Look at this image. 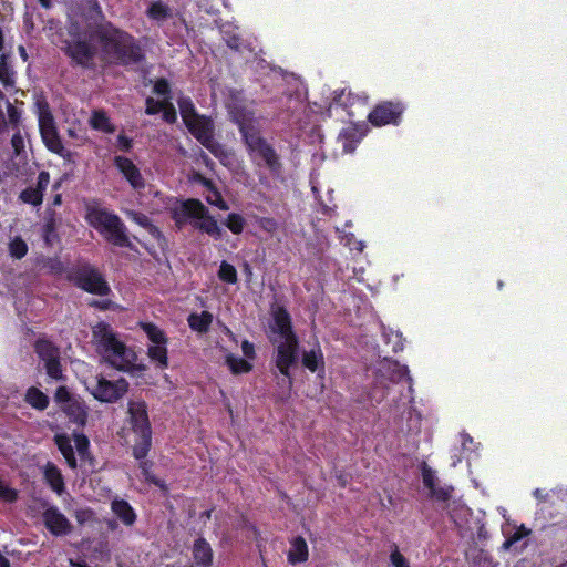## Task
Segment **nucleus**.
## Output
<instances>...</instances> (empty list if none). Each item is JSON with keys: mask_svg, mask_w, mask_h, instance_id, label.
<instances>
[{"mask_svg": "<svg viewBox=\"0 0 567 567\" xmlns=\"http://www.w3.org/2000/svg\"><path fill=\"white\" fill-rule=\"evenodd\" d=\"M9 254L12 258L22 259L28 254L27 243L20 236L14 237L9 243Z\"/></svg>", "mask_w": 567, "mask_h": 567, "instance_id": "a19ab883", "label": "nucleus"}, {"mask_svg": "<svg viewBox=\"0 0 567 567\" xmlns=\"http://www.w3.org/2000/svg\"><path fill=\"white\" fill-rule=\"evenodd\" d=\"M169 215L179 230L189 221L193 228L207 234L213 239L220 240L223 238V228L199 199L178 200L175 206L169 208Z\"/></svg>", "mask_w": 567, "mask_h": 567, "instance_id": "20e7f679", "label": "nucleus"}, {"mask_svg": "<svg viewBox=\"0 0 567 567\" xmlns=\"http://www.w3.org/2000/svg\"><path fill=\"white\" fill-rule=\"evenodd\" d=\"M66 280L76 288L96 296H107L111 288L100 270L87 261L79 260L66 271Z\"/></svg>", "mask_w": 567, "mask_h": 567, "instance_id": "6e6552de", "label": "nucleus"}, {"mask_svg": "<svg viewBox=\"0 0 567 567\" xmlns=\"http://www.w3.org/2000/svg\"><path fill=\"white\" fill-rule=\"evenodd\" d=\"M128 382L124 378L110 381L104 377L96 379L94 388L91 390L92 395L103 403H115L122 399L128 391Z\"/></svg>", "mask_w": 567, "mask_h": 567, "instance_id": "f8f14e48", "label": "nucleus"}, {"mask_svg": "<svg viewBox=\"0 0 567 567\" xmlns=\"http://www.w3.org/2000/svg\"><path fill=\"white\" fill-rule=\"evenodd\" d=\"M0 82L4 87L13 86L14 72L7 62L6 54L0 55Z\"/></svg>", "mask_w": 567, "mask_h": 567, "instance_id": "c9c22d12", "label": "nucleus"}, {"mask_svg": "<svg viewBox=\"0 0 567 567\" xmlns=\"http://www.w3.org/2000/svg\"><path fill=\"white\" fill-rule=\"evenodd\" d=\"M390 561L394 567H410L408 559L400 553L396 544H393Z\"/></svg>", "mask_w": 567, "mask_h": 567, "instance_id": "864d4df0", "label": "nucleus"}, {"mask_svg": "<svg viewBox=\"0 0 567 567\" xmlns=\"http://www.w3.org/2000/svg\"><path fill=\"white\" fill-rule=\"evenodd\" d=\"M54 443L58 450L61 452L63 457L65 458L66 464L70 468L75 470L78 467V462L74 455V450L71 444V440L68 434H55Z\"/></svg>", "mask_w": 567, "mask_h": 567, "instance_id": "393cba45", "label": "nucleus"}, {"mask_svg": "<svg viewBox=\"0 0 567 567\" xmlns=\"http://www.w3.org/2000/svg\"><path fill=\"white\" fill-rule=\"evenodd\" d=\"M92 334L97 351L111 365L120 371H128L132 368L136 355L118 339L111 324L104 321L96 323L92 329Z\"/></svg>", "mask_w": 567, "mask_h": 567, "instance_id": "39448f33", "label": "nucleus"}, {"mask_svg": "<svg viewBox=\"0 0 567 567\" xmlns=\"http://www.w3.org/2000/svg\"><path fill=\"white\" fill-rule=\"evenodd\" d=\"M19 497L18 491L4 485L0 481V499L7 502V503H14Z\"/></svg>", "mask_w": 567, "mask_h": 567, "instance_id": "603ef678", "label": "nucleus"}, {"mask_svg": "<svg viewBox=\"0 0 567 567\" xmlns=\"http://www.w3.org/2000/svg\"><path fill=\"white\" fill-rule=\"evenodd\" d=\"M34 351L42 362L60 357L59 348L47 339H38L34 343Z\"/></svg>", "mask_w": 567, "mask_h": 567, "instance_id": "cd10ccee", "label": "nucleus"}, {"mask_svg": "<svg viewBox=\"0 0 567 567\" xmlns=\"http://www.w3.org/2000/svg\"><path fill=\"white\" fill-rule=\"evenodd\" d=\"M43 364L49 378L55 381L64 380L60 357L43 362Z\"/></svg>", "mask_w": 567, "mask_h": 567, "instance_id": "ea45409f", "label": "nucleus"}, {"mask_svg": "<svg viewBox=\"0 0 567 567\" xmlns=\"http://www.w3.org/2000/svg\"><path fill=\"white\" fill-rule=\"evenodd\" d=\"M91 307H94L100 310H109L111 308V300H93L89 303Z\"/></svg>", "mask_w": 567, "mask_h": 567, "instance_id": "0e129e2a", "label": "nucleus"}, {"mask_svg": "<svg viewBox=\"0 0 567 567\" xmlns=\"http://www.w3.org/2000/svg\"><path fill=\"white\" fill-rule=\"evenodd\" d=\"M39 130L47 148L54 154L64 156L65 148L58 133L54 117L47 104L39 113Z\"/></svg>", "mask_w": 567, "mask_h": 567, "instance_id": "9b49d317", "label": "nucleus"}, {"mask_svg": "<svg viewBox=\"0 0 567 567\" xmlns=\"http://www.w3.org/2000/svg\"><path fill=\"white\" fill-rule=\"evenodd\" d=\"M233 121L238 127L248 154L254 159L260 158L271 173H280L282 168L280 157L274 146L261 136L252 112L238 109L233 113Z\"/></svg>", "mask_w": 567, "mask_h": 567, "instance_id": "7ed1b4c3", "label": "nucleus"}, {"mask_svg": "<svg viewBox=\"0 0 567 567\" xmlns=\"http://www.w3.org/2000/svg\"><path fill=\"white\" fill-rule=\"evenodd\" d=\"M91 126L105 133H114L115 126L103 111H94L90 120Z\"/></svg>", "mask_w": 567, "mask_h": 567, "instance_id": "72a5a7b5", "label": "nucleus"}, {"mask_svg": "<svg viewBox=\"0 0 567 567\" xmlns=\"http://www.w3.org/2000/svg\"><path fill=\"white\" fill-rule=\"evenodd\" d=\"M362 137L363 133L357 125L344 127L339 134V140L342 142L343 152H354Z\"/></svg>", "mask_w": 567, "mask_h": 567, "instance_id": "5701e85b", "label": "nucleus"}, {"mask_svg": "<svg viewBox=\"0 0 567 567\" xmlns=\"http://www.w3.org/2000/svg\"><path fill=\"white\" fill-rule=\"evenodd\" d=\"M225 361L233 374L248 373L252 370L251 363L231 353L226 355Z\"/></svg>", "mask_w": 567, "mask_h": 567, "instance_id": "473e14b6", "label": "nucleus"}, {"mask_svg": "<svg viewBox=\"0 0 567 567\" xmlns=\"http://www.w3.org/2000/svg\"><path fill=\"white\" fill-rule=\"evenodd\" d=\"M114 165L123 174V176L134 189L144 188V178L132 159L125 156H115Z\"/></svg>", "mask_w": 567, "mask_h": 567, "instance_id": "dca6fc26", "label": "nucleus"}, {"mask_svg": "<svg viewBox=\"0 0 567 567\" xmlns=\"http://www.w3.org/2000/svg\"><path fill=\"white\" fill-rule=\"evenodd\" d=\"M138 461H140L138 467L141 470L142 475L144 476L145 481L148 482L150 484H153V485L159 487V488H165L166 487L165 482L161 478H157L151 471L153 463L151 461H147L146 457L141 458Z\"/></svg>", "mask_w": 567, "mask_h": 567, "instance_id": "f704fd0d", "label": "nucleus"}, {"mask_svg": "<svg viewBox=\"0 0 567 567\" xmlns=\"http://www.w3.org/2000/svg\"><path fill=\"white\" fill-rule=\"evenodd\" d=\"M132 219L143 227L153 238L157 239L158 241L162 239H165L162 230L153 224L152 219L143 214V213H133Z\"/></svg>", "mask_w": 567, "mask_h": 567, "instance_id": "c756f323", "label": "nucleus"}, {"mask_svg": "<svg viewBox=\"0 0 567 567\" xmlns=\"http://www.w3.org/2000/svg\"><path fill=\"white\" fill-rule=\"evenodd\" d=\"M153 92L157 95L164 96V99L171 100V85L169 82L161 78L155 81L153 86Z\"/></svg>", "mask_w": 567, "mask_h": 567, "instance_id": "8fccbe9b", "label": "nucleus"}, {"mask_svg": "<svg viewBox=\"0 0 567 567\" xmlns=\"http://www.w3.org/2000/svg\"><path fill=\"white\" fill-rule=\"evenodd\" d=\"M113 514L125 525L133 526L136 522V513L131 504L125 499H113L111 502Z\"/></svg>", "mask_w": 567, "mask_h": 567, "instance_id": "412c9836", "label": "nucleus"}, {"mask_svg": "<svg viewBox=\"0 0 567 567\" xmlns=\"http://www.w3.org/2000/svg\"><path fill=\"white\" fill-rule=\"evenodd\" d=\"M8 122L14 128H18L21 121V112L10 102L7 103Z\"/></svg>", "mask_w": 567, "mask_h": 567, "instance_id": "6e6d98bb", "label": "nucleus"}, {"mask_svg": "<svg viewBox=\"0 0 567 567\" xmlns=\"http://www.w3.org/2000/svg\"><path fill=\"white\" fill-rule=\"evenodd\" d=\"M260 226L264 230L272 233L277 229L278 223L274 218L265 217L261 219Z\"/></svg>", "mask_w": 567, "mask_h": 567, "instance_id": "e2e57ef3", "label": "nucleus"}, {"mask_svg": "<svg viewBox=\"0 0 567 567\" xmlns=\"http://www.w3.org/2000/svg\"><path fill=\"white\" fill-rule=\"evenodd\" d=\"M185 126L215 157L221 158L226 154L224 146L214 138L215 127L210 117L200 115Z\"/></svg>", "mask_w": 567, "mask_h": 567, "instance_id": "1a4fd4ad", "label": "nucleus"}, {"mask_svg": "<svg viewBox=\"0 0 567 567\" xmlns=\"http://www.w3.org/2000/svg\"><path fill=\"white\" fill-rule=\"evenodd\" d=\"M163 113V120L168 124H174L177 120L176 110L171 101L164 99V109L161 111Z\"/></svg>", "mask_w": 567, "mask_h": 567, "instance_id": "3c124183", "label": "nucleus"}, {"mask_svg": "<svg viewBox=\"0 0 567 567\" xmlns=\"http://www.w3.org/2000/svg\"><path fill=\"white\" fill-rule=\"evenodd\" d=\"M65 55H68L74 65L81 66L82 69H91L93 66V60L95 58V48L86 40L72 39L65 42L63 49Z\"/></svg>", "mask_w": 567, "mask_h": 567, "instance_id": "ddd939ff", "label": "nucleus"}, {"mask_svg": "<svg viewBox=\"0 0 567 567\" xmlns=\"http://www.w3.org/2000/svg\"><path fill=\"white\" fill-rule=\"evenodd\" d=\"M117 147L123 152H130L133 147V140L124 134H118L116 138Z\"/></svg>", "mask_w": 567, "mask_h": 567, "instance_id": "052dcab7", "label": "nucleus"}, {"mask_svg": "<svg viewBox=\"0 0 567 567\" xmlns=\"http://www.w3.org/2000/svg\"><path fill=\"white\" fill-rule=\"evenodd\" d=\"M399 378H406L409 381H411V377L409 375V369L406 365L399 367Z\"/></svg>", "mask_w": 567, "mask_h": 567, "instance_id": "338daca9", "label": "nucleus"}, {"mask_svg": "<svg viewBox=\"0 0 567 567\" xmlns=\"http://www.w3.org/2000/svg\"><path fill=\"white\" fill-rule=\"evenodd\" d=\"M127 408L128 423L135 434L132 454L136 460L147 457L152 447V426L148 408L144 400H130Z\"/></svg>", "mask_w": 567, "mask_h": 567, "instance_id": "0eeeda50", "label": "nucleus"}, {"mask_svg": "<svg viewBox=\"0 0 567 567\" xmlns=\"http://www.w3.org/2000/svg\"><path fill=\"white\" fill-rule=\"evenodd\" d=\"M90 37L99 42L102 53L112 64L130 66L145 60L140 41L109 21L97 24Z\"/></svg>", "mask_w": 567, "mask_h": 567, "instance_id": "f257e3e1", "label": "nucleus"}, {"mask_svg": "<svg viewBox=\"0 0 567 567\" xmlns=\"http://www.w3.org/2000/svg\"><path fill=\"white\" fill-rule=\"evenodd\" d=\"M50 184V174L41 171L37 178L35 187L29 186L19 194V199L24 203L38 207L43 202V194Z\"/></svg>", "mask_w": 567, "mask_h": 567, "instance_id": "2eb2a0df", "label": "nucleus"}, {"mask_svg": "<svg viewBox=\"0 0 567 567\" xmlns=\"http://www.w3.org/2000/svg\"><path fill=\"white\" fill-rule=\"evenodd\" d=\"M301 363L310 372H318L319 375L324 374V357L320 346L303 351Z\"/></svg>", "mask_w": 567, "mask_h": 567, "instance_id": "aec40b11", "label": "nucleus"}, {"mask_svg": "<svg viewBox=\"0 0 567 567\" xmlns=\"http://www.w3.org/2000/svg\"><path fill=\"white\" fill-rule=\"evenodd\" d=\"M145 113L147 115H156L162 111V109H164V100L157 101L153 97H147L145 100Z\"/></svg>", "mask_w": 567, "mask_h": 567, "instance_id": "5fc2aeb1", "label": "nucleus"}, {"mask_svg": "<svg viewBox=\"0 0 567 567\" xmlns=\"http://www.w3.org/2000/svg\"><path fill=\"white\" fill-rule=\"evenodd\" d=\"M42 523L54 537L68 536L73 530L72 523L55 505H50L43 511Z\"/></svg>", "mask_w": 567, "mask_h": 567, "instance_id": "4468645a", "label": "nucleus"}, {"mask_svg": "<svg viewBox=\"0 0 567 567\" xmlns=\"http://www.w3.org/2000/svg\"><path fill=\"white\" fill-rule=\"evenodd\" d=\"M54 400L58 403H69L71 402V394L66 386L61 385L55 390Z\"/></svg>", "mask_w": 567, "mask_h": 567, "instance_id": "bf43d9fd", "label": "nucleus"}, {"mask_svg": "<svg viewBox=\"0 0 567 567\" xmlns=\"http://www.w3.org/2000/svg\"><path fill=\"white\" fill-rule=\"evenodd\" d=\"M224 224L234 235H240L244 231L246 221L240 214L230 213Z\"/></svg>", "mask_w": 567, "mask_h": 567, "instance_id": "4c0bfd02", "label": "nucleus"}, {"mask_svg": "<svg viewBox=\"0 0 567 567\" xmlns=\"http://www.w3.org/2000/svg\"><path fill=\"white\" fill-rule=\"evenodd\" d=\"M187 322L193 331L206 333L210 329L213 315L207 310H204L200 313L193 312L188 316Z\"/></svg>", "mask_w": 567, "mask_h": 567, "instance_id": "bb28decb", "label": "nucleus"}, {"mask_svg": "<svg viewBox=\"0 0 567 567\" xmlns=\"http://www.w3.org/2000/svg\"><path fill=\"white\" fill-rule=\"evenodd\" d=\"M94 512L91 508H81L76 509L74 513V517L80 525H84L85 523L93 519Z\"/></svg>", "mask_w": 567, "mask_h": 567, "instance_id": "4d7b16f0", "label": "nucleus"}, {"mask_svg": "<svg viewBox=\"0 0 567 567\" xmlns=\"http://www.w3.org/2000/svg\"><path fill=\"white\" fill-rule=\"evenodd\" d=\"M61 204H62V195L55 194L52 198L51 205L55 207V206H60Z\"/></svg>", "mask_w": 567, "mask_h": 567, "instance_id": "774afa93", "label": "nucleus"}, {"mask_svg": "<svg viewBox=\"0 0 567 567\" xmlns=\"http://www.w3.org/2000/svg\"><path fill=\"white\" fill-rule=\"evenodd\" d=\"M421 472L423 484L430 491L436 485L435 472L426 463H423Z\"/></svg>", "mask_w": 567, "mask_h": 567, "instance_id": "09e8293b", "label": "nucleus"}, {"mask_svg": "<svg viewBox=\"0 0 567 567\" xmlns=\"http://www.w3.org/2000/svg\"><path fill=\"white\" fill-rule=\"evenodd\" d=\"M241 351H243V354L247 358V359H255L256 358V350H255V346L252 342H250L249 340H244L241 342Z\"/></svg>", "mask_w": 567, "mask_h": 567, "instance_id": "680f3d73", "label": "nucleus"}, {"mask_svg": "<svg viewBox=\"0 0 567 567\" xmlns=\"http://www.w3.org/2000/svg\"><path fill=\"white\" fill-rule=\"evenodd\" d=\"M34 265L39 269V271H43L47 275L51 276H62L66 275L69 268H66L63 261L59 257H49L44 255H40L34 259Z\"/></svg>", "mask_w": 567, "mask_h": 567, "instance_id": "a211bd4d", "label": "nucleus"}, {"mask_svg": "<svg viewBox=\"0 0 567 567\" xmlns=\"http://www.w3.org/2000/svg\"><path fill=\"white\" fill-rule=\"evenodd\" d=\"M224 40L226 42V45L236 51V52H240L241 51V47H243V39L240 38V35L238 33H235L233 31H225L224 32Z\"/></svg>", "mask_w": 567, "mask_h": 567, "instance_id": "a18cd8bd", "label": "nucleus"}, {"mask_svg": "<svg viewBox=\"0 0 567 567\" xmlns=\"http://www.w3.org/2000/svg\"><path fill=\"white\" fill-rule=\"evenodd\" d=\"M74 442L76 451L81 458H85L89 454L90 441L83 433L74 434Z\"/></svg>", "mask_w": 567, "mask_h": 567, "instance_id": "de8ad7c7", "label": "nucleus"}, {"mask_svg": "<svg viewBox=\"0 0 567 567\" xmlns=\"http://www.w3.org/2000/svg\"><path fill=\"white\" fill-rule=\"evenodd\" d=\"M530 533L532 532L529 528H527L525 525H520L511 536L506 538V540L503 543V548L509 549L516 543L527 537Z\"/></svg>", "mask_w": 567, "mask_h": 567, "instance_id": "37998d69", "label": "nucleus"}, {"mask_svg": "<svg viewBox=\"0 0 567 567\" xmlns=\"http://www.w3.org/2000/svg\"><path fill=\"white\" fill-rule=\"evenodd\" d=\"M274 323L270 329L278 334L280 342L276 346L274 363L277 371L287 379L289 389L292 385L290 369L296 365L299 355V338L293 330L291 316L285 307L272 312Z\"/></svg>", "mask_w": 567, "mask_h": 567, "instance_id": "f03ea898", "label": "nucleus"}, {"mask_svg": "<svg viewBox=\"0 0 567 567\" xmlns=\"http://www.w3.org/2000/svg\"><path fill=\"white\" fill-rule=\"evenodd\" d=\"M218 278L223 282L234 285L238 280L237 270L231 264L223 260L219 266Z\"/></svg>", "mask_w": 567, "mask_h": 567, "instance_id": "e433bc0d", "label": "nucleus"}, {"mask_svg": "<svg viewBox=\"0 0 567 567\" xmlns=\"http://www.w3.org/2000/svg\"><path fill=\"white\" fill-rule=\"evenodd\" d=\"M453 487L434 486L430 489V497L437 502H447L452 497Z\"/></svg>", "mask_w": 567, "mask_h": 567, "instance_id": "49530a36", "label": "nucleus"}, {"mask_svg": "<svg viewBox=\"0 0 567 567\" xmlns=\"http://www.w3.org/2000/svg\"><path fill=\"white\" fill-rule=\"evenodd\" d=\"M11 146L16 155H20L24 151V141L19 130L11 137Z\"/></svg>", "mask_w": 567, "mask_h": 567, "instance_id": "13d9d810", "label": "nucleus"}, {"mask_svg": "<svg viewBox=\"0 0 567 567\" xmlns=\"http://www.w3.org/2000/svg\"><path fill=\"white\" fill-rule=\"evenodd\" d=\"M405 110V104L400 100L381 101L371 110L368 115V121L374 127L385 125L396 126L402 122Z\"/></svg>", "mask_w": 567, "mask_h": 567, "instance_id": "9d476101", "label": "nucleus"}, {"mask_svg": "<svg viewBox=\"0 0 567 567\" xmlns=\"http://www.w3.org/2000/svg\"><path fill=\"white\" fill-rule=\"evenodd\" d=\"M147 14L154 20H165L171 16V10L168 6L162 1H156L150 6Z\"/></svg>", "mask_w": 567, "mask_h": 567, "instance_id": "79ce46f5", "label": "nucleus"}, {"mask_svg": "<svg viewBox=\"0 0 567 567\" xmlns=\"http://www.w3.org/2000/svg\"><path fill=\"white\" fill-rule=\"evenodd\" d=\"M287 558L291 565L301 564L308 560L309 549L307 542L302 536H297L290 542V549Z\"/></svg>", "mask_w": 567, "mask_h": 567, "instance_id": "4be33fe9", "label": "nucleus"}, {"mask_svg": "<svg viewBox=\"0 0 567 567\" xmlns=\"http://www.w3.org/2000/svg\"><path fill=\"white\" fill-rule=\"evenodd\" d=\"M43 477L50 488L58 495L65 492V482L60 468L52 462H48L43 467Z\"/></svg>", "mask_w": 567, "mask_h": 567, "instance_id": "6ab92c4d", "label": "nucleus"}, {"mask_svg": "<svg viewBox=\"0 0 567 567\" xmlns=\"http://www.w3.org/2000/svg\"><path fill=\"white\" fill-rule=\"evenodd\" d=\"M55 215L54 210L48 209L45 221L42 226V238L48 247H52L54 244L60 241V236L56 230L58 226Z\"/></svg>", "mask_w": 567, "mask_h": 567, "instance_id": "b1692460", "label": "nucleus"}, {"mask_svg": "<svg viewBox=\"0 0 567 567\" xmlns=\"http://www.w3.org/2000/svg\"><path fill=\"white\" fill-rule=\"evenodd\" d=\"M167 343L152 344L147 348L150 360L156 368L164 370L168 368Z\"/></svg>", "mask_w": 567, "mask_h": 567, "instance_id": "c85d7f7f", "label": "nucleus"}, {"mask_svg": "<svg viewBox=\"0 0 567 567\" xmlns=\"http://www.w3.org/2000/svg\"><path fill=\"white\" fill-rule=\"evenodd\" d=\"M199 181L208 190L213 192L214 195L216 196V200L210 202V204L216 205L220 209H228V205L223 199V197H221L220 193L218 192V189L216 188L214 182L212 179L203 177V176L199 177Z\"/></svg>", "mask_w": 567, "mask_h": 567, "instance_id": "c03bdc74", "label": "nucleus"}, {"mask_svg": "<svg viewBox=\"0 0 567 567\" xmlns=\"http://www.w3.org/2000/svg\"><path fill=\"white\" fill-rule=\"evenodd\" d=\"M65 413L70 416V419L81 425L85 424L87 414L86 411L81 406L78 402H71L68 404L65 409Z\"/></svg>", "mask_w": 567, "mask_h": 567, "instance_id": "58836bf2", "label": "nucleus"}, {"mask_svg": "<svg viewBox=\"0 0 567 567\" xmlns=\"http://www.w3.org/2000/svg\"><path fill=\"white\" fill-rule=\"evenodd\" d=\"M177 104L179 107L182 120L185 125H187V123L192 122L196 117L200 116L197 113L196 107L190 97L182 96L178 99Z\"/></svg>", "mask_w": 567, "mask_h": 567, "instance_id": "7c9ffc66", "label": "nucleus"}, {"mask_svg": "<svg viewBox=\"0 0 567 567\" xmlns=\"http://www.w3.org/2000/svg\"><path fill=\"white\" fill-rule=\"evenodd\" d=\"M24 402L38 411H44L49 404V396L37 386H30L24 394Z\"/></svg>", "mask_w": 567, "mask_h": 567, "instance_id": "a878e982", "label": "nucleus"}, {"mask_svg": "<svg viewBox=\"0 0 567 567\" xmlns=\"http://www.w3.org/2000/svg\"><path fill=\"white\" fill-rule=\"evenodd\" d=\"M394 337L398 339V341L393 344V351L394 352L402 351L403 350L402 334L395 333Z\"/></svg>", "mask_w": 567, "mask_h": 567, "instance_id": "69168bd1", "label": "nucleus"}, {"mask_svg": "<svg viewBox=\"0 0 567 567\" xmlns=\"http://www.w3.org/2000/svg\"><path fill=\"white\" fill-rule=\"evenodd\" d=\"M141 328L143 329V331L147 336L148 340L153 344L167 343L168 342V338H167L166 333L164 332V330L158 328L155 323H153V322H141Z\"/></svg>", "mask_w": 567, "mask_h": 567, "instance_id": "2f4dec72", "label": "nucleus"}, {"mask_svg": "<svg viewBox=\"0 0 567 567\" xmlns=\"http://www.w3.org/2000/svg\"><path fill=\"white\" fill-rule=\"evenodd\" d=\"M192 554L196 567L213 566L214 551L210 544L204 537L195 539Z\"/></svg>", "mask_w": 567, "mask_h": 567, "instance_id": "f3484780", "label": "nucleus"}, {"mask_svg": "<svg viewBox=\"0 0 567 567\" xmlns=\"http://www.w3.org/2000/svg\"><path fill=\"white\" fill-rule=\"evenodd\" d=\"M85 220L110 244L117 247H131L127 228L116 214L101 207H87Z\"/></svg>", "mask_w": 567, "mask_h": 567, "instance_id": "423d86ee", "label": "nucleus"}]
</instances>
